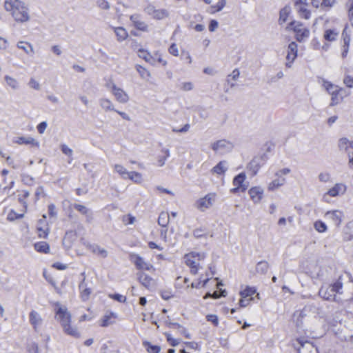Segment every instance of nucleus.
Instances as JSON below:
<instances>
[{
    "label": "nucleus",
    "mask_w": 353,
    "mask_h": 353,
    "mask_svg": "<svg viewBox=\"0 0 353 353\" xmlns=\"http://www.w3.org/2000/svg\"><path fill=\"white\" fill-rule=\"evenodd\" d=\"M4 8L9 12L14 21L17 23H23L28 22L30 19L29 9L27 5L20 0H6L4 3Z\"/></svg>",
    "instance_id": "nucleus-1"
},
{
    "label": "nucleus",
    "mask_w": 353,
    "mask_h": 353,
    "mask_svg": "<svg viewBox=\"0 0 353 353\" xmlns=\"http://www.w3.org/2000/svg\"><path fill=\"white\" fill-rule=\"evenodd\" d=\"M56 317L59 321L63 332L72 337L79 338L81 336L80 332H79L77 327L71 325V314L68 311V309L65 306H62L60 303H56Z\"/></svg>",
    "instance_id": "nucleus-2"
},
{
    "label": "nucleus",
    "mask_w": 353,
    "mask_h": 353,
    "mask_svg": "<svg viewBox=\"0 0 353 353\" xmlns=\"http://www.w3.org/2000/svg\"><path fill=\"white\" fill-rule=\"evenodd\" d=\"M205 258L204 252H191L184 256L185 263L190 267V272L196 274L200 269V262Z\"/></svg>",
    "instance_id": "nucleus-3"
},
{
    "label": "nucleus",
    "mask_w": 353,
    "mask_h": 353,
    "mask_svg": "<svg viewBox=\"0 0 353 353\" xmlns=\"http://www.w3.org/2000/svg\"><path fill=\"white\" fill-rule=\"evenodd\" d=\"M342 283L337 281L330 285L322 286L319 291V294L325 300L335 301L336 293H340V290L342 289Z\"/></svg>",
    "instance_id": "nucleus-4"
},
{
    "label": "nucleus",
    "mask_w": 353,
    "mask_h": 353,
    "mask_svg": "<svg viewBox=\"0 0 353 353\" xmlns=\"http://www.w3.org/2000/svg\"><path fill=\"white\" fill-rule=\"evenodd\" d=\"M292 345L298 353H319L317 347L313 343L305 340L303 338L296 339Z\"/></svg>",
    "instance_id": "nucleus-5"
},
{
    "label": "nucleus",
    "mask_w": 353,
    "mask_h": 353,
    "mask_svg": "<svg viewBox=\"0 0 353 353\" xmlns=\"http://www.w3.org/2000/svg\"><path fill=\"white\" fill-rule=\"evenodd\" d=\"M322 86L332 97L330 103L331 106H334L340 103L342 97L339 98V95L340 92L342 90L341 88L324 79H322Z\"/></svg>",
    "instance_id": "nucleus-6"
},
{
    "label": "nucleus",
    "mask_w": 353,
    "mask_h": 353,
    "mask_svg": "<svg viewBox=\"0 0 353 353\" xmlns=\"http://www.w3.org/2000/svg\"><path fill=\"white\" fill-rule=\"evenodd\" d=\"M289 26L294 30L296 34V39L299 42L304 41L310 36V30L308 28L303 26V25L295 21L290 23Z\"/></svg>",
    "instance_id": "nucleus-7"
},
{
    "label": "nucleus",
    "mask_w": 353,
    "mask_h": 353,
    "mask_svg": "<svg viewBox=\"0 0 353 353\" xmlns=\"http://www.w3.org/2000/svg\"><path fill=\"white\" fill-rule=\"evenodd\" d=\"M130 260L135 265L136 268L140 270L139 272H143V270H155L154 266L151 263L145 261L143 257H141L140 255L137 254H130Z\"/></svg>",
    "instance_id": "nucleus-8"
},
{
    "label": "nucleus",
    "mask_w": 353,
    "mask_h": 353,
    "mask_svg": "<svg viewBox=\"0 0 353 353\" xmlns=\"http://www.w3.org/2000/svg\"><path fill=\"white\" fill-rule=\"evenodd\" d=\"M346 190L347 186L344 183H337L323 195V200L328 203L330 201L329 197H336L343 195Z\"/></svg>",
    "instance_id": "nucleus-9"
},
{
    "label": "nucleus",
    "mask_w": 353,
    "mask_h": 353,
    "mask_svg": "<svg viewBox=\"0 0 353 353\" xmlns=\"http://www.w3.org/2000/svg\"><path fill=\"white\" fill-rule=\"evenodd\" d=\"M325 218L330 221L334 226L339 228L341 226L344 214L341 210H334L325 212Z\"/></svg>",
    "instance_id": "nucleus-10"
},
{
    "label": "nucleus",
    "mask_w": 353,
    "mask_h": 353,
    "mask_svg": "<svg viewBox=\"0 0 353 353\" xmlns=\"http://www.w3.org/2000/svg\"><path fill=\"white\" fill-rule=\"evenodd\" d=\"M233 148L232 143L225 139L219 140L212 144V149L214 152L221 154L231 151Z\"/></svg>",
    "instance_id": "nucleus-11"
},
{
    "label": "nucleus",
    "mask_w": 353,
    "mask_h": 353,
    "mask_svg": "<svg viewBox=\"0 0 353 353\" xmlns=\"http://www.w3.org/2000/svg\"><path fill=\"white\" fill-rule=\"evenodd\" d=\"M137 276L139 283L145 288L152 290L155 288L156 282L154 279L143 272H137Z\"/></svg>",
    "instance_id": "nucleus-12"
},
{
    "label": "nucleus",
    "mask_w": 353,
    "mask_h": 353,
    "mask_svg": "<svg viewBox=\"0 0 353 353\" xmlns=\"http://www.w3.org/2000/svg\"><path fill=\"white\" fill-rule=\"evenodd\" d=\"M111 92L115 97L117 101L121 103H125L129 101L128 94L121 88L117 87L114 83L110 84Z\"/></svg>",
    "instance_id": "nucleus-13"
},
{
    "label": "nucleus",
    "mask_w": 353,
    "mask_h": 353,
    "mask_svg": "<svg viewBox=\"0 0 353 353\" xmlns=\"http://www.w3.org/2000/svg\"><path fill=\"white\" fill-rule=\"evenodd\" d=\"M340 34V30L335 27H328L325 24L323 32V39L326 42H333L337 40Z\"/></svg>",
    "instance_id": "nucleus-14"
},
{
    "label": "nucleus",
    "mask_w": 353,
    "mask_h": 353,
    "mask_svg": "<svg viewBox=\"0 0 353 353\" xmlns=\"http://www.w3.org/2000/svg\"><path fill=\"white\" fill-rule=\"evenodd\" d=\"M215 196V194H208L203 198L198 200L196 202L197 208L201 211H204L205 210L210 208L213 204Z\"/></svg>",
    "instance_id": "nucleus-15"
},
{
    "label": "nucleus",
    "mask_w": 353,
    "mask_h": 353,
    "mask_svg": "<svg viewBox=\"0 0 353 353\" xmlns=\"http://www.w3.org/2000/svg\"><path fill=\"white\" fill-rule=\"evenodd\" d=\"M297 48H298V46L296 43V42L292 41L289 43L288 47L287 56H286V59L288 61V62L285 64L286 67L290 68L291 63L296 58L297 51H298Z\"/></svg>",
    "instance_id": "nucleus-16"
},
{
    "label": "nucleus",
    "mask_w": 353,
    "mask_h": 353,
    "mask_svg": "<svg viewBox=\"0 0 353 353\" xmlns=\"http://www.w3.org/2000/svg\"><path fill=\"white\" fill-rule=\"evenodd\" d=\"M245 179V174L243 172L239 173L236 175L233 179V185L235 188L231 190V192L233 193L237 192L239 190L241 192L245 191L247 189V186L243 185V182Z\"/></svg>",
    "instance_id": "nucleus-17"
},
{
    "label": "nucleus",
    "mask_w": 353,
    "mask_h": 353,
    "mask_svg": "<svg viewBox=\"0 0 353 353\" xmlns=\"http://www.w3.org/2000/svg\"><path fill=\"white\" fill-rule=\"evenodd\" d=\"M29 321L35 332H39L40 327L43 323V319L41 315L35 310H32L29 314Z\"/></svg>",
    "instance_id": "nucleus-18"
},
{
    "label": "nucleus",
    "mask_w": 353,
    "mask_h": 353,
    "mask_svg": "<svg viewBox=\"0 0 353 353\" xmlns=\"http://www.w3.org/2000/svg\"><path fill=\"white\" fill-rule=\"evenodd\" d=\"M72 207L77 210L79 212H80L82 215L85 216V221L88 223H91L93 220V212L92 211L88 208L86 206L74 203L72 205Z\"/></svg>",
    "instance_id": "nucleus-19"
},
{
    "label": "nucleus",
    "mask_w": 353,
    "mask_h": 353,
    "mask_svg": "<svg viewBox=\"0 0 353 353\" xmlns=\"http://www.w3.org/2000/svg\"><path fill=\"white\" fill-rule=\"evenodd\" d=\"M264 162L263 157H255L248 165V169L252 172L253 175H255Z\"/></svg>",
    "instance_id": "nucleus-20"
},
{
    "label": "nucleus",
    "mask_w": 353,
    "mask_h": 353,
    "mask_svg": "<svg viewBox=\"0 0 353 353\" xmlns=\"http://www.w3.org/2000/svg\"><path fill=\"white\" fill-rule=\"evenodd\" d=\"M130 19L137 30L143 32H147L148 30V26L145 21L141 19V16L139 14H132L130 17Z\"/></svg>",
    "instance_id": "nucleus-21"
},
{
    "label": "nucleus",
    "mask_w": 353,
    "mask_h": 353,
    "mask_svg": "<svg viewBox=\"0 0 353 353\" xmlns=\"http://www.w3.org/2000/svg\"><path fill=\"white\" fill-rule=\"evenodd\" d=\"M338 148L340 151L345 152V153L350 152V149L353 150V141H350L346 137L339 139L338 141Z\"/></svg>",
    "instance_id": "nucleus-22"
},
{
    "label": "nucleus",
    "mask_w": 353,
    "mask_h": 353,
    "mask_svg": "<svg viewBox=\"0 0 353 353\" xmlns=\"http://www.w3.org/2000/svg\"><path fill=\"white\" fill-rule=\"evenodd\" d=\"M81 276H83L81 282L80 283L79 288L81 290V297L83 301H87L91 294V290L90 288H88L87 284L85 282V273H81Z\"/></svg>",
    "instance_id": "nucleus-23"
},
{
    "label": "nucleus",
    "mask_w": 353,
    "mask_h": 353,
    "mask_svg": "<svg viewBox=\"0 0 353 353\" xmlns=\"http://www.w3.org/2000/svg\"><path fill=\"white\" fill-rule=\"evenodd\" d=\"M15 143H18V144H20V145H22V144H25V145H31L34 147H36V148H39V141H37V140H35L34 138L31 137H17L16 141H14Z\"/></svg>",
    "instance_id": "nucleus-24"
},
{
    "label": "nucleus",
    "mask_w": 353,
    "mask_h": 353,
    "mask_svg": "<svg viewBox=\"0 0 353 353\" xmlns=\"http://www.w3.org/2000/svg\"><path fill=\"white\" fill-rule=\"evenodd\" d=\"M263 190L259 187L252 188L249 190V194L254 203H259L263 196Z\"/></svg>",
    "instance_id": "nucleus-25"
},
{
    "label": "nucleus",
    "mask_w": 353,
    "mask_h": 353,
    "mask_svg": "<svg viewBox=\"0 0 353 353\" xmlns=\"http://www.w3.org/2000/svg\"><path fill=\"white\" fill-rule=\"evenodd\" d=\"M110 28L114 30L119 42L123 41L128 38V33L124 28L114 26H110Z\"/></svg>",
    "instance_id": "nucleus-26"
},
{
    "label": "nucleus",
    "mask_w": 353,
    "mask_h": 353,
    "mask_svg": "<svg viewBox=\"0 0 353 353\" xmlns=\"http://www.w3.org/2000/svg\"><path fill=\"white\" fill-rule=\"evenodd\" d=\"M343 238L345 241L353 239V221H349L345 226L343 232Z\"/></svg>",
    "instance_id": "nucleus-27"
},
{
    "label": "nucleus",
    "mask_w": 353,
    "mask_h": 353,
    "mask_svg": "<svg viewBox=\"0 0 353 353\" xmlns=\"http://www.w3.org/2000/svg\"><path fill=\"white\" fill-rule=\"evenodd\" d=\"M228 165L226 161H221L216 165L211 170L212 174L218 175L223 174L228 170Z\"/></svg>",
    "instance_id": "nucleus-28"
},
{
    "label": "nucleus",
    "mask_w": 353,
    "mask_h": 353,
    "mask_svg": "<svg viewBox=\"0 0 353 353\" xmlns=\"http://www.w3.org/2000/svg\"><path fill=\"white\" fill-rule=\"evenodd\" d=\"M291 8L290 6H286L284 8H283L279 12V24H283L286 22L288 20V18L289 17V14H290Z\"/></svg>",
    "instance_id": "nucleus-29"
},
{
    "label": "nucleus",
    "mask_w": 353,
    "mask_h": 353,
    "mask_svg": "<svg viewBox=\"0 0 353 353\" xmlns=\"http://www.w3.org/2000/svg\"><path fill=\"white\" fill-rule=\"evenodd\" d=\"M170 222V215L168 212H162L158 218V224L162 228H167Z\"/></svg>",
    "instance_id": "nucleus-30"
},
{
    "label": "nucleus",
    "mask_w": 353,
    "mask_h": 353,
    "mask_svg": "<svg viewBox=\"0 0 353 353\" xmlns=\"http://www.w3.org/2000/svg\"><path fill=\"white\" fill-rule=\"evenodd\" d=\"M99 104L100 106L105 110V111H114V105L112 102L108 99H101L99 100Z\"/></svg>",
    "instance_id": "nucleus-31"
},
{
    "label": "nucleus",
    "mask_w": 353,
    "mask_h": 353,
    "mask_svg": "<svg viewBox=\"0 0 353 353\" xmlns=\"http://www.w3.org/2000/svg\"><path fill=\"white\" fill-rule=\"evenodd\" d=\"M34 249L41 253H48L50 251V246L48 243L45 241H41L34 243Z\"/></svg>",
    "instance_id": "nucleus-32"
},
{
    "label": "nucleus",
    "mask_w": 353,
    "mask_h": 353,
    "mask_svg": "<svg viewBox=\"0 0 353 353\" xmlns=\"http://www.w3.org/2000/svg\"><path fill=\"white\" fill-rule=\"evenodd\" d=\"M269 269V263L266 261H259L256 265V272L258 274H265Z\"/></svg>",
    "instance_id": "nucleus-33"
},
{
    "label": "nucleus",
    "mask_w": 353,
    "mask_h": 353,
    "mask_svg": "<svg viewBox=\"0 0 353 353\" xmlns=\"http://www.w3.org/2000/svg\"><path fill=\"white\" fill-rule=\"evenodd\" d=\"M17 48L24 50V52L29 55L34 54V49L31 44L23 41H19L17 43Z\"/></svg>",
    "instance_id": "nucleus-34"
},
{
    "label": "nucleus",
    "mask_w": 353,
    "mask_h": 353,
    "mask_svg": "<svg viewBox=\"0 0 353 353\" xmlns=\"http://www.w3.org/2000/svg\"><path fill=\"white\" fill-rule=\"evenodd\" d=\"M117 314L114 312H110L109 314H106L101 320V326L107 327L112 323H114V321H112V318H116Z\"/></svg>",
    "instance_id": "nucleus-35"
},
{
    "label": "nucleus",
    "mask_w": 353,
    "mask_h": 353,
    "mask_svg": "<svg viewBox=\"0 0 353 353\" xmlns=\"http://www.w3.org/2000/svg\"><path fill=\"white\" fill-rule=\"evenodd\" d=\"M169 12L165 9H156L152 17L154 19L161 20L168 17Z\"/></svg>",
    "instance_id": "nucleus-36"
},
{
    "label": "nucleus",
    "mask_w": 353,
    "mask_h": 353,
    "mask_svg": "<svg viewBox=\"0 0 353 353\" xmlns=\"http://www.w3.org/2000/svg\"><path fill=\"white\" fill-rule=\"evenodd\" d=\"M256 292L254 287L247 286L243 290L240 292V296L242 298H250Z\"/></svg>",
    "instance_id": "nucleus-37"
},
{
    "label": "nucleus",
    "mask_w": 353,
    "mask_h": 353,
    "mask_svg": "<svg viewBox=\"0 0 353 353\" xmlns=\"http://www.w3.org/2000/svg\"><path fill=\"white\" fill-rule=\"evenodd\" d=\"M114 169L115 172H117L123 179H128V175L130 172H128L123 165L120 164H115Z\"/></svg>",
    "instance_id": "nucleus-38"
},
{
    "label": "nucleus",
    "mask_w": 353,
    "mask_h": 353,
    "mask_svg": "<svg viewBox=\"0 0 353 353\" xmlns=\"http://www.w3.org/2000/svg\"><path fill=\"white\" fill-rule=\"evenodd\" d=\"M285 183V178H279L277 179H274L271 183H270L268 189L270 190H274L275 189L282 186Z\"/></svg>",
    "instance_id": "nucleus-39"
},
{
    "label": "nucleus",
    "mask_w": 353,
    "mask_h": 353,
    "mask_svg": "<svg viewBox=\"0 0 353 353\" xmlns=\"http://www.w3.org/2000/svg\"><path fill=\"white\" fill-rule=\"evenodd\" d=\"M300 17L309 19L311 16L310 11L306 8V6H301L296 8Z\"/></svg>",
    "instance_id": "nucleus-40"
},
{
    "label": "nucleus",
    "mask_w": 353,
    "mask_h": 353,
    "mask_svg": "<svg viewBox=\"0 0 353 353\" xmlns=\"http://www.w3.org/2000/svg\"><path fill=\"white\" fill-rule=\"evenodd\" d=\"M136 70L143 79L148 80L150 77V72L141 65H137Z\"/></svg>",
    "instance_id": "nucleus-41"
},
{
    "label": "nucleus",
    "mask_w": 353,
    "mask_h": 353,
    "mask_svg": "<svg viewBox=\"0 0 353 353\" xmlns=\"http://www.w3.org/2000/svg\"><path fill=\"white\" fill-rule=\"evenodd\" d=\"M4 79L8 85L13 90H17L19 88V82L16 79L8 75L5 76Z\"/></svg>",
    "instance_id": "nucleus-42"
},
{
    "label": "nucleus",
    "mask_w": 353,
    "mask_h": 353,
    "mask_svg": "<svg viewBox=\"0 0 353 353\" xmlns=\"http://www.w3.org/2000/svg\"><path fill=\"white\" fill-rule=\"evenodd\" d=\"M138 56L144 59L145 61L154 64V59L152 57L150 53L144 50H139L138 52Z\"/></svg>",
    "instance_id": "nucleus-43"
},
{
    "label": "nucleus",
    "mask_w": 353,
    "mask_h": 353,
    "mask_svg": "<svg viewBox=\"0 0 353 353\" xmlns=\"http://www.w3.org/2000/svg\"><path fill=\"white\" fill-rule=\"evenodd\" d=\"M311 46L314 50H319L321 48L323 50L326 51L329 48V45L327 43H325L321 46L320 41L316 38L312 39L311 41Z\"/></svg>",
    "instance_id": "nucleus-44"
},
{
    "label": "nucleus",
    "mask_w": 353,
    "mask_h": 353,
    "mask_svg": "<svg viewBox=\"0 0 353 353\" xmlns=\"http://www.w3.org/2000/svg\"><path fill=\"white\" fill-rule=\"evenodd\" d=\"M143 345L150 353H159L161 351L160 346L152 345L148 341L143 342Z\"/></svg>",
    "instance_id": "nucleus-45"
},
{
    "label": "nucleus",
    "mask_w": 353,
    "mask_h": 353,
    "mask_svg": "<svg viewBox=\"0 0 353 353\" xmlns=\"http://www.w3.org/2000/svg\"><path fill=\"white\" fill-rule=\"evenodd\" d=\"M128 179L137 183H140L142 181V175L137 172H130Z\"/></svg>",
    "instance_id": "nucleus-46"
},
{
    "label": "nucleus",
    "mask_w": 353,
    "mask_h": 353,
    "mask_svg": "<svg viewBox=\"0 0 353 353\" xmlns=\"http://www.w3.org/2000/svg\"><path fill=\"white\" fill-rule=\"evenodd\" d=\"M314 227L317 232L321 233L325 232L327 230L326 224L320 220H318L314 222Z\"/></svg>",
    "instance_id": "nucleus-47"
},
{
    "label": "nucleus",
    "mask_w": 353,
    "mask_h": 353,
    "mask_svg": "<svg viewBox=\"0 0 353 353\" xmlns=\"http://www.w3.org/2000/svg\"><path fill=\"white\" fill-rule=\"evenodd\" d=\"M171 325H172V327L178 329L179 332L181 334H183L186 339H190L191 338L190 333L187 331V330L184 327L181 326L180 324H179L177 323H171Z\"/></svg>",
    "instance_id": "nucleus-48"
},
{
    "label": "nucleus",
    "mask_w": 353,
    "mask_h": 353,
    "mask_svg": "<svg viewBox=\"0 0 353 353\" xmlns=\"http://www.w3.org/2000/svg\"><path fill=\"white\" fill-rule=\"evenodd\" d=\"M92 252L94 254H97V255H99V256H101L103 258H105V257L108 256V252H107V250H105L104 248H102L98 246V245H94L92 247Z\"/></svg>",
    "instance_id": "nucleus-49"
},
{
    "label": "nucleus",
    "mask_w": 353,
    "mask_h": 353,
    "mask_svg": "<svg viewBox=\"0 0 353 353\" xmlns=\"http://www.w3.org/2000/svg\"><path fill=\"white\" fill-rule=\"evenodd\" d=\"M226 5V0H220L216 3L211 6L214 11L212 12H216L221 11Z\"/></svg>",
    "instance_id": "nucleus-50"
},
{
    "label": "nucleus",
    "mask_w": 353,
    "mask_h": 353,
    "mask_svg": "<svg viewBox=\"0 0 353 353\" xmlns=\"http://www.w3.org/2000/svg\"><path fill=\"white\" fill-rule=\"evenodd\" d=\"M348 17L351 21H353V0H348L346 3Z\"/></svg>",
    "instance_id": "nucleus-51"
},
{
    "label": "nucleus",
    "mask_w": 353,
    "mask_h": 353,
    "mask_svg": "<svg viewBox=\"0 0 353 353\" xmlns=\"http://www.w3.org/2000/svg\"><path fill=\"white\" fill-rule=\"evenodd\" d=\"M21 180L27 185H32L34 183V178L26 174L21 175Z\"/></svg>",
    "instance_id": "nucleus-52"
},
{
    "label": "nucleus",
    "mask_w": 353,
    "mask_h": 353,
    "mask_svg": "<svg viewBox=\"0 0 353 353\" xmlns=\"http://www.w3.org/2000/svg\"><path fill=\"white\" fill-rule=\"evenodd\" d=\"M97 6L101 10H108L110 8L109 2L106 0H97Z\"/></svg>",
    "instance_id": "nucleus-53"
},
{
    "label": "nucleus",
    "mask_w": 353,
    "mask_h": 353,
    "mask_svg": "<svg viewBox=\"0 0 353 353\" xmlns=\"http://www.w3.org/2000/svg\"><path fill=\"white\" fill-rule=\"evenodd\" d=\"M23 216V213L17 214L14 210H11L8 214V219L9 221H14L16 219H21Z\"/></svg>",
    "instance_id": "nucleus-54"
},
{
    "label": "nucleus",
    "mask_w": 353,
    "mask_h": 353,
    "mask_svg": "<svg viewBox=\"0 0 353 353\" xmlns=\"http://www.w3.org/2000/svg\"><path fill=\"white\" fill-rule=\"evenodd\" d=\"M109 297L120 303H125L126 297L119 294H109Z\"/></svg>",
    "instance_id": "nucleus-55"
},
{
    "label": "nucleus",
    "mask_w": 353,
    "mask_h": 353,
    "mask_svg": "<svg viewBox=\"0 0 353 353\" xmlns=\"http://www.w3.org/2000/svg\"><path fill=\"white\" fill-rule=\"evenodd\" d=\"M252 300H253L252 297H250V298L241 297V299L239 301V305L240 307H245L250 304V303Z\"/></svg>",
    "instance_id": "nucleus-56"
},
{
    "label": "nucleus",
    "mask_w": 353,
    "mask_h": 353,
    "mask_svg": "<svg viewBox=\"0 0 353 353\" xmlns=\"http://www.w3.org/2000/svg\"><path fill=\"white\" fill-rule=\"evenodd\" d=\"M319 180L321 182L327 183L330 180V174L328 172H321L318 176Z\"/></svg>",
    "instance_id": "nucleus-57"
},
{
    "label": "nucleus",
    "mask_w": 353,
    "mask_h": 353,
    "mask_svg": "<svg viewBox=\"0 0 353 353\" xmlns=\"http://www.w3.org/2000/svg\"><path fill=\"white\" fill-rule=\"evenodd\" d=\"M206 319L208 321L212 323L214 325L218 326L219 319L216 314H208L206 316Z\"/></svg>",
    "instance_id": "nucleus-58"
},
{
    "label": "nucleus",
    "mask_w": 353,
    "mask_h": 353,
    "mask_svg": "<svg viewBox=\"0 0 353 353\" xmlns=\"http://www.w3.org/2000/svg\"><path fill=\"white\" fill-rule=\"evenodd\" d=\"M28 85L36 90H39L41 88L39 83L37 81H36L34 78H31L30 79Z\"/></svg>",
    "instance_id": "nucleus-59"
},
{
    "label": "nucleus",
    "mask_w": 353,
    "mask_h": 353,
    "mask_svg": "<svg viewBox=\"0 0 353 353\" xmlns=\"http://www.w3.org/2000/svg\"><path fill=\"white\" fill-rule=\"evenodd\" d=\"M180 88L183 91H190L193 89L194 85L192 82H184L181 84Z\"/></svg>",
    "instance_id": "nucleus-60"
},
{
    "label": "nucleus",
    "mask_w": 353,
    "mask_h": 353,
    "mask_svg": "<svg viewBox=\"0 0 353 353\" xmlns=\"http://www.w3.org/2000/svg\"><path fill=\"white\" fill-rule=\"evenodd\" d=\"M61 150L64 154L68 156L69 157H72L73 152L72 150L68 147V145L65 144L61 145Z\"/></svg>",
    "instance_id": "nucleus-61"
},
{
    "label": "nucleus",
    "mask_w": 353,
    "mask_h": 353,
    "mask_svg": "<svg viewBox=\"0 0 353 353\" xmlns=\"http://www.w3.org/2000/svg\"><path fill=\"white\" fill-rule=\"evenodd\" d=\"M166 337H167V341L173 347L177 346L180 343L179 339L172 338L170 334H167Z\"/></svg>",
    "instance_id": "nucleus-62"
},
{
    "label": "nucleus",
    "mask_w": 353,
    "mask_h": 353,
    "mask_svg": "<svg viewBox=\"0 0 353 353\" xmlns=\"http://www.w3.org/2000/svg\"><path fill=\"white\" fill-rule=\"evenodd\" d=\"M156 10V8L155 7L153 6V5H151V4H149L145 8H144V12L150 15V16H152V14H154V11Z\"/></svg>",
    "instance_id": "nucleus-63"
},
{
    "label": "nucleus",
    "mask_w": 353,
    "mask_h": 353,
    "mask_svg": "<svg viewBox=\"0 0 353 353\" xmlns=\"http://www.w3.org/2000/svg\"><path fill=\"white\" fill-rule=\"evenodd\" d=\"M343 83L348 88H353V77L347 75L343 79Z\"/></svg>",
    "instance_id": "nucleus-64"
}]
</instances>
